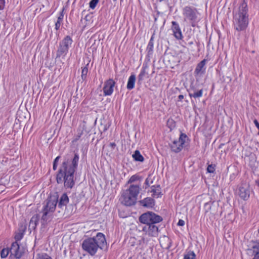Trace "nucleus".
Returning <instances> with one entry per match:
<instances>
[{"instance_id": "nucleus-6", "label": "nucleus", "mask_w": 259, "mask_h": 259, "mask_svg": "<svg viewBox=\"0 0 259 259\" xmlns=\"http://www.w3.org/2000/svg\"><path fill=\"white\" fill-rule=\"evenodd\" d=\"M188 139L189 138L186 134L181 133L178 139H174L171 143H169L171 151L176 153L181 151Z\"/></svg>"}, {"instance_id": "nucleus-8", "label": "nucleus", "mask_w": 259, "mask_h": 259, "mask_svg": "<svg viewBox=\"0 0 259 259\" xmlns=\"http://www.w3.org/2000/svg\"><path fill=\"white\" fill-rule=\"evenodd\" d=\"M198 14L197 9L192 7L186 6L183 10L184 20L189 21L192 24L196 21Z\"/></svg>"}, {"instance_id": "nucleus-24", "label": "nucleus", "mask_w": 259, "mask_h": 259, "mask_svg": "<svg viewBox=\"0 0 259 259\" xmlns=\"http://www.w3.org/2000/svg\"><path fill=\"white\" fill-rule=\"evenodd\" d=\"M64 10L63 9L62 11L60 13V15L58 16L57 21L55 23V29L56 30L59 29L61 24L62 23V22L63 21V18H64V14H63Z\"/></svg>"}, {"instance_id": "nucleus-18", "label": "nucleus", "mask_w": 259, "mask_h": 259, "mask_svg": "<svg viewBox=\"0 0 259 259\" xmlns=\"http://www.w3.org/2000/svg\"><path fill=\"white\" fill-rule=\"evenodd\" d=\"M140 204L145 207L150 208L154 205V200L151 197H146L139 201Z\"/></svg>"}, {"instance_id": "nucleus-49", "label": "nucleus", "mask_w": 259, "mask_h": 259, "mask_svg": "<svg viewBox=\"0 0 259 259\" xmlns=\"http://www.w3.org/2000/svg\"><path fill=\"white\" fill-rule=\"evenodd\" d=\"M258 185H259V182H258Z\"/></svg>"}, {"instance_id": "nucleus-48", "label": "nucleus", "mask_w": 259, "mask_h": 259, "mask_svg": "<svg viewBox=\"0 0 259 259\" xmlns=\"http://www.w3.org/2000/svg\"><path fill=\"white\" fill-rule=\"evenodd\" d=\"M258 135H259V131H258Z\"/></svg>"}, {"instance_id": "nucleus-23", "label": "nucleus", "mask_w": 259, "mask_h": 259, "mask_svg": "<svg viewBox=\"0 0 259 259\" xmlns=\"http://www.w3.org/2000/svg\"><path fill=\"white\" fill-rule=\"evenodd\" d=\"M133 158L136 161L143 162L144 160V157L141 154L139 150H136L132 155Z\"/></svg>"}, {"instance_id": "nucleus-10", "label": "nucleus", "mask_w": 259, "mask_h": 259, "mask_svg": "<svg viewBox=\"0 0 259 259\" xmlns=\"http://www.w3.org/2000/svg\"><path fill=\"white\" fill-rule=\"evenodd\" d=\"M156 224L145 225L143 227L142 230L149 236L156 237L158 235L159 230L158 227Z\"/></svg>"}, {"instance_id": "nucleus-45", "label": "nucleus", "mask_w": 259, "mask_h": 259, "mask_svg": "<svg viewBox=\"0 0 259 259\" xmlns=\"http://www.w3.org/2000/svg\"><path fill=\"white\" fill-rule=\"evenodd\" d=\"M184 99V96L180 95L178 96L179 101H182Z\"/></svg>"}, {"instance_id": "nucleus-26", "label": "nucleus", "mask_w": 259, "mask_h": 259, "mask_svg": "<svg viewBox=\"0 0 259 259\" xmlns=\"http://www.w3.org/2000/svg\"><path fill=\"white\" fill-rule=\"evenodd\" d=\"M254 256L252 259H259V246L257 243L253 246Z\"/></svg>"}, {"instance_id": "nucleus-40", "label": "nucleus", "mask_w": 259, "mask_h": 259, "mask_svg": "<svg viewBox=\"0 0 259 259\" xmlns=\"http://www.w3.org/2000/svg\"><path fill=\"white\" fill-rule=\"evenodd\" d=\"M60 158V157L59 156H57L55 159L54 162H53V168L54 170H56L57 169V165H58V162Z\"/></svg>"}, {"instance_id": "nucleus-39", "label": "nucleus", "mask_w": 259, "mask_h": 259, "mask_svg": "<svg viewBox=\"0 0 259 259\" xmlns=\"http://www.w3.org/2000/svg\"><path fill=\"white\" fill-rule=\"evenodd\" d=\"M153 183V180H151L150 178V176H149L146 179L145 182V184L146 185L145 188L146 189L147 187L150 186V183L152 184Z\"/></svg>"}, {"instance_id": "nucleus-11", "label": "nucleus", "mask_w": 259, "mask_h": 259, "mask_svg": "<svg viewBox=\"0 0 259 259\" xmlns=\"http://www.w3.org/2000/svg\"><path fill=\"white\" fill-rule=\"evenodd\" d=\"M237 193L242 199L244 200H247L250 196L249 185L247 184H242L239 186Z\"/></svg>"}, {"instance_id": "nucleus-46", "label": "nucleus", "mask_w": 259, "mask_h": 259, "mask_svg": "<svg viewBox=\"0 0 259 259\" xmlns=\"http://www.w3.org/2000/svg\"><path fill=\"white\" fill-rule=\"evenodd\" d=\"M236 177V175L235 174H233L232 175L230 176V179L231 181L233 180Z\"/></svg>"}, {"instance_id": "nucleus-16", "label": "nucleus", "mask_w": 259, "mask_h": 259, "mask_svg": "<svg viewBox=\"0 0 259 259\" xmlns=\"http://www.w3.org/2000/svg\"><path fill=\"white\" fill-rule=\"evenodd\" d=\"M206 60L205 59L203 60L200 63H199L194 71V73L196 75H201L204 73L205 71V64Z\"/></svg>"}, {"instance_id": "nucleus-25", "label": "nucleus", "mask_w": 259, "mask_h": 259, "mask_svg": "<svg viewBox=\"0 0 259 259\" xmlns=\"http://www.w3.org/2000/svg\"><path fill=\"white\" fill-rule=\"evenodd\" d=\"M203 90H200L197 91H194L193 93H190L189 96L191 97H193L194 98H200L202 96Z\"/></svg>"}, {"instance_id": "nucleus-34", "label": "nucleus", "mask_w": 259, "mask_h": 259, "mask_svg": "<svg viewBox=\"0 0 259 259\" xmlns=\"http://www.w3.org/2000/svg\"><path fill=\"white\" fill-rule=\"evenodd\" d=\"M38 216L37 215H36V216H33L31 219V220H30V226L31 225V224H33L34 226V227H35L37 223H38Z\"/></svg>"}, {"instance_id": "nucleus-35", "label": "nucleus", "mask_w": 259, "mask_h": 259, "mask_svg": "<svg viewBox=\"0 0 259 259\" xmlns=\"http://www.w3.org/2000/svg\"><path fill=\"white\" fill-rule=\"evenodd\" d=\"M167 125L170 130H172L175 127V123L171 119L167 120Z\"/></svg>"}, {"instance_id": "nucleus-5", "label": "nucleus", "mask_w": 259, "mask_h": 259, "mask_svg": "<svg viewBox=\"0 0 259 259\" xmlns=\"http://www.w3.org/2000/svg\"><path fill=\"white\" fill-rule=\"evenodd\" d=\"M162 218L152 211L144 213L139 217V221L146 225L157 224L162 221Z\"/></svg>"}, {"instance_id": "nucleus-44", "label": "nucleus", "mask_w": 259, "mask_h": 259, "mask_svg": "<svg viewBox=\"0 0 259 259\" xmlns=\"http://www.w3.org/2000/svg\"><path fill=\"white\" fill-rule=\"evenodd\" d=\"M254 124H255L256 127L258 128V130H259V123L257 121V120L255 119L254 120Z\"/></svg>"}, {"instance_id": "nucleus-43", "label": "nucleus", "mask_w": 259, "mask_h": 259, "mask_svg": "<svg viewBox=\"0 0 259 259\" xmlns=\"http://www.w3.org/2000/svg\"><path fill=\"white\" fill-rule=\"evenodd\" d=\"M185 224V222L182 220H180L178 222V225L180 226H183Z\"/></svg>"}, {"instance_id": "nucleus-13", "label": "nucleus", "mask_w": 259, "mask_h": 259, "mask_svg": "<svg viewBox=\"0 0 259 259\" xmlns=\"http://www.w3.org/2000/svg\"><path fill=\"white\" fill-rule=\"evenodd\" d=\"M115 84L112 79H109L105 82L103 92L105 96H110L112 94Z\"/></svg>"}, {"instance_id": "nucleus-33", "label": "nucleus", "mask_w": 259, "mask_h": 259, "mask_svg": "<svg viewBox=\"0 0 259 259\" xmlns=\"http://www.w3.org/2000/svg\"><path fill=\"white\" fill-rule=\"evenodd\" d=\"M140 180V177L138 175H135L132 176L127 182L128 184H131L138 180Z\"/></svg>"}, {"instance_id": "nucleus-41", "label": "nucleus", "mask_w": 259, "mask_h": 259, "mask_svg": "<svg viewBox=\"0 0 259 259\" xmlns=\"http://www.w3.org/2000/svg\"><path fill=\"white\" fill-rule=\"evenodd\" d=\"M82 135V132H79L74 138L73 140H72V142H76L81 137V136Z\"/></svg>"}, {"instance_id": "nucleus-7", "label": "nucleus", "mask_w": 259, "mask_h": 259, "mask_svg": "<svg viewBox=\"0 0 259 259\" xmlns=\"http://www.w3.org/2000/svg\"><path fill=\"white\" fill-rule=\"evenodd\" d=\"M72 39L70 36L67 35L59 43L58 48L56 57L60 58L61 56H65L68 53L69 47L72 43Z\"/></svg>"}, {"instance_id": "nucleus-17", "label": "nucleus", "mask_w": 259, "mask_h": 259, "mask_svg": "<svg viewBox=\"0 0 259 259\" xmlns=\"http://www.w3.org/2000/svg\"><path fill=\"white\" fill-rule=\"evenodd\" d=\"M58 208H60L63 210L64 209V208H66V206L69 202V198H68L67 194L63 193L60 197V199L59 200L58 199Z\"/></svg>"}, {"instance_id": "nucleus-20", "label": "nucleus", "mask_w": 259, "mask_h": 259, "mask_svg": "<svg viewBox=\"0 0 259 259\" xmlns=\"http://www.w3.org/2000/svg\"><path fill=\"white\" fill-rule=\"evenodd\" d=\"M115 148H116V149L118 150V148L116 147V144H115V143H110L107 147L106 154L110 157H113L114 154L113 151Z\"/></svg>"}, {"instance_id": "nucleus-30", "label": "nucleus", "mask_w": 259, "mask_h": 259, "mask_svg": "<svg viewBox=\"0 0 259 259\" xmlns=\"http://www.w3.org/2000/svg\"><path fill=\"white\" fill-rule=\"evenodd\" d=\"M153 39L152 37L151 39H150V41L148 43V45L147 47V50L148 51V53H150L153 51Z\"/></svg>"}, {"instance_id": "nucleus-27", "label": "nucleus", "mask_w": 259, "mask_h": 259, "mask_svg": "<svg viewBox=\"0 0 259 259\" xmlns=\"http://www.w3.org/2000/svg\"><path fill=\"white\" fill-rule=\"evenodd\" d=\"M195 254L192 251H188L184 254V259H195Z\"/></svg>"}, {"instance_id": "nucleus-3", "label": "nucleus", "mask_w": 259, "mask_h": 259, "mask_svg": "<svg viewBox=\"0 0 259 259\" xmlns=\"http://www.w3.org/2000/svg\"><path fill=\"white\" fill-rule=\"evenodd\" d=\"M247 4L243 0L240 4L237 11L234 12V25L238 31L245 30L248 24Z\"/></svg>"}, {"instance_id": "nucleus-4", "label": "nucleus", "mask_w": 259, "mask_h": 259, "mask_svg": "<svg viewBox=\"0 0 259 259\" xmlns=\"http://www.w3.org/2000/svg\"><path fill=\"white\" fill-rule=\"evenodd\" d=\"M58 202V197L56 196H50L47 200V203L42 209L43 214L41 220L44 222H47L52 215V213L56 208Z\"/></svg>"}, {"instance_id": "nucleus-47", "label": "nucleus", "mask_w": 259, "mask_h": 259, "mask_svg": "<svg viewBox=\"0 0 259 259\" xmlns=\"http://www.w3.org/2000/svg\"><path fill=\"white\" fill-rule=\"evenodd\" d=\"M113 1H116L117 0H113Z\"/></svg>"}, {"instance_id": "nucleus-31", "label": "nucleus", "mask_w": 259, "mask_h": 259, "mask_svg": "<svg viewBox=\"0 0 259 259\" xmlns=\"http://www.w3.org/2000/svg\"><path fill=\"white\" fill-rule=\"evenodd\" d=\"M36 259H52V258L46 253H39L37 255Z\"/></svg>"}, {"instance_id": "nucleus-42", "label": "nucleus", "mask_w": 259, "mask_h": 259, "mask_svg": "<svg viewBox=\"0 0 259 259\" xmlns=\"http://www.w3.org/2000/svg\"><path fill=\"white\" fill-rule=\"evenodd\" d=\"M5 5V0H0V10L4 9Z\"/></svg>"}, {"instance_id": "nucleus-28", "label": "nucleus", "mask_w": 259, "mask_h": 259, "mask_svg": "<svg viewBox=\"0 0 259 259\" xmlns=\"http://www.w3.org/2000/svg\"><path fill=\"white\" fill-rule=\"evenodd\" d=\"M89 65V64H87L85 66L82 68V71H81V78L83 80H84L86 79L87 75L88 72V66Z\"/></svg>"}, {"instance_id": "nucleus-1", "label": "nucleus", "mask_w": 259, "mask_h": 259, "mask_svg": "<svg viewBox=\"0 0 259 259\" xmlns=\"http://www.w3.org/2000/svg\"><path fill=\"white\" fill-rule=\"evenodd\" d=\"M78 160V154H75L71 164H68V160H65L62 163L56 177L58 184H62L64 182L66 188L71 189L74 186V174L77 168Z\"/></svg>"}, {"instance_id": "nucleus-21", "label": "nucleus", "mask_w": 259, "mask_h": 259, "mask_svg": "<svg viewBox=\"0 0 259 259\" xmlns=\"http://www.w3.org/2000/svg\"><path fill=\"white\" fill-rule=\"evenodd\" d=\"M151 189V192L152 193L153 196L158 198L161 196V187L160 185L152 186Z\"/></svg>"}, {"instance_id": "nucleus-14", "label": "nucleus", "mask_w": 259, "mask_h": 259, "mask_svg": "<svg viewBox=\"0 0 259 259\" xmlns=\"http://www.w3.org/2000/svg\"><path fill=\"white\" fill-rule=\"evenodd\" d=\"M172 30L175 37L177 39H182L183 36L179 24L175 21L172 22Z\"/></svg>"}, {"instance_id": "nucleus-36", "label": "nucleus", "mask_w": 259, "mask_h": 259, "mask_svg": "<svg viewBox=\"0 0 259 259\" xmlns=\"http://www.w3.org/2000/svg\"><path fill=\"white\" fill-rule=\"evenodd\" d=\"M99 1V0H92L89 4L90 8L92 9H95L97 4L98 3Z\"/></svg>"}, {"instance_id": "nucleus-15", "label": "nucleus", "mask_w": 259, "mask_h": 259, "mask_svg": "<svg viewBox=\"0 0 259 259\" xmlns=\"http://www.w3.org/2000/svg\"><path fill=\"white\" fill-rule=\"evenodd\" d=\"M140 190V187L139 185H131L129 188L126 189L125 191L127 192L128 194L133 197H134L136 199H137V196L139 194Z\"/></svg>"}, {"instance_id": "nucleus-29", "label": "nucleus", "mask_w": 259, "mask_h": 259, "mask_svg": "<svg viewBox=\"0 0 259 259\" xmlns=\"http://www.w3.org/2000/svg\"><path fill=\"white\" fill-rule=\"evenodd\" d=\"M9 253H10V248H4L1 253V257L6 258Z\"/></svg>"}, {"instance_id": "nucleus-2", "label": "nucleus", "mask_w": 259, "mask_h": 259, "mask_svg": "<svg viewBox=\"0 0 259 259\" xmlns=\"http://www.w3.org/2000/svg\"><path fill=\"white\" fill-rule=\"evenodd\" d=\"M106 244L105 236L101 233H98L96 236L83 240L82 247L91 255H94L99 249H102Z\"/></svg>"}, {"instance_id": "nucleus-32", "label": "nucleus", "mask_w": 259, "mask_h": 259, "mask_svg": "<svg viewBox=\"0 0 259 259\" xmlns=\"http://www.w3.org/2000/svg\"><path fill=\"white\" fill-rule=\"evenodd\" d=\"M24 235V233L23 232H19L17 233H16L15 235V242H18L19 241H20V240L23 238Z\"/></svg>"}, {"instance_id": "nucleus-37", "label": "nucleus", "mask_w": 259, "mask_h": 259, "mask_svg": "<svg viewBox=\"0 0 259 259\" xmlns=\"http://www.w3.org/2000/svg\"><path fill=\"white\" fill-rule=\"evenodd\" d=\"M215 165L213 164H210L208 165L207 168V172L209 173H213L215 170Z\"/></svg>"}, {"instance_id": "nucleus-38", "label": "nucleus", "mask_w": 259, "mask_h": 259, "mask_svg": "<svg viewBox=\"0 0 259 259\" xmlns=\"http://www.w3.org/2000/svg\"><path fill=\"white\" fill-rule=\"evenodd\" d=\"M145 70L144 69H143L138 76L139 81H142L143 79V77L145 76Z\"/></svg>"}, {"instance_id": "nucleus-22", "label": "nucleus", "mask_w": 259, "mask_h": 259, "mask_svg": "<svg viewBox=\"0 0 259 259\" xmlns=\"http://www.w3.org/2000/svg\"><path fill=\"white\" fill-rule=\"evenodd\" d=\"M136 81V76L134 74L131 75L128 80L127 84V89L128 90H132L135 87V83Z\"/></svg>"}, {"instance_id": "nucleus-19", "label": "nucleus", "mask_w": 259, "mask_h": 259, "mask_svg": "<svg viewBox=\"0 0 259 259\" xmlns=\"http://www.w3.org/2000/svg\"><path fill=\"white\" fill-rule=\"evenodd\" d=\"M160 243L163 248L168 249L171 246V242L168 237L163 236L160 239Z\"/></svg>"}, {"instance_id": "nucleus-9", "label": "nucleus", "mask_w": 259, "mask_h": 259, "mask_svg": "<svg viewBox=\"0 0 259 259\" xmlns=\"http://www.w3.org/2000/svg\"><path fill=\"white\" fill-rule=\"evenodd\" d=\"M25 251V249L23 246H21L17 242H14L10 248V257L19 259L23 255Z\"/></svg>"}, {"instance_id": "nucleus-12", "label": "nucleus", "mask_w": 259, "mask_h": 259, "mask_svg": "<svg viewBox=\"0 0 259 259\" xmlns=\"http://www.w3.org/2000/svg\"><path fill=\"white\" fill-rule=\"evenodd\" d=\"M121 197L122 199V203L126 206L133 205L137 201V200L133 196H132L127 192L125 191L123 192Z\"/></svg>"}]
</instances>
